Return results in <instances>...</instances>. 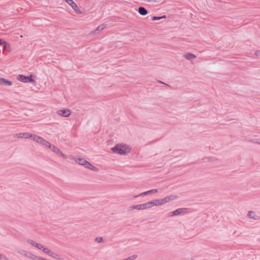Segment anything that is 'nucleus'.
Here are the masks:
<instances>
[{"label":"nucleus","mask_w":260,"mask_h":260,"mask_svg":"<svg viewBox=\"0 0 260 260\" xmlns=\"http://www.w3.org/2000/svg\"><path fill=\"white\" fill-rule=\"evenodd\" d=\"M113 153H118L120 155H124L129 152L128 147L124 144H118L111 148Z\"/></svg>","instance_id":"obj_1"},{"label":"nucleus","mask_w":260,"mask_h":260,"mask_svg":"<svg viewBox=\"0 0 260 260\" xmlns=\"http://www.w3.org/2000/svg\"><path fill=\"white\" fill-rule=\"evenodd\" d=\"M17 79L24 83H33L35 82L33 79L32 75L26 76L23 75H19L17 77Z\"/></svg>","instance_id":"obj_2"},{"label":"nucleus","mask_w":260,"mask_h":260,"mask_svg":"<svg viewBox=\"0 0 260 260\" xmlns=\"http://www.w3.org/2000/svg\"><path fill=\"white\" fill-rule=\"evenodd\" d=\"M72 9L77 13L81 14L82 12L79 9L77 4L73 0H64Z\"/></svg>","instance_id":"obj_3"},{"label":"nucleus","mask_w":260,"mask_h":260,"mask_svg":"<svg viewBox=\"0 0 260 260\" xmlns=\"http://www.w3.org/2000/svg\"><path fill=\"white\" fill-rule=\"evenodd\" d=\"M34 141L38 142V143L39 144H45V143L46 144H48V141H46L45 139H44V138L41 137H39L38 136H37V135H32V137L31 138Z\"/></svg>","instance_id":"obj_4"},{"label":"nucleus","mask_w":260,"mask_h":260,"mask_svg":"<svg viewBox=\"0 0 260 260\" xmlns=\"http://www.w3.org/2000/svg\"><path fill=\"white\" fill-rule=\"evenodd\" d=\"M31 137H32V134H31L29 133H23L16 134L14 136V138H20V139L31 138Z\"/></svg>","instance_id":"obj_5"},{"label":"nucleus","mask_w":260,"mask_h":260,"mask_svg":"<svg viewBox=\"0 0 260 260\" xmlns=\"http://www.w3.org/2000/svg\"><path fill=\"white\" fill-rule=\"evenodd\" d=\"M187 211V208H178L175 211L170 213L171 216H176Z\"/></svg>","instance_id":"obj_6"},{"label":"nucleus","mask_w":260,"mask_h":260,"mask_svg":"<svg viewBox=\"0 0 260 260\" xmlns=\"http://www.w3.org/2000/svg\"><path fill=\"white\" fill-rule=\"evenodd\" d=\"M177 198V196L171 195L170 196L166 197L164 199H160V200L161 203V204L163 205V204L167 203L171 201H173Z\"/></svg>","instance_id":"obj_7"},{"label":"nucleus","mask_w":260,"mask_h":260,"mask_svg":"<svg viewBox=\"0 0 260 260\" xmlns=\"http://www.w3.org/2000/svg\"><path fill=\"white\" fill-rule=\"evenodd\" d=\"M51 150L53 151L54 153L58 154L59 156L63 157V158H67V157L66 155H64L60 150L59 148L53 145L52 146Z\"/></svg>","instance_id":"obj_8"},{"label":"nucleus","mask_w":260,"mask_h":260,"mask_svg":"<svg viewBox=\"0 0 260 260\" xmlns=\"http://www.w3.org/2000/svg\"><path fill=\"white\" fill-rule=\"evenodd\" d=\"M57 113L61 116L67 117L71 115V112L69 109H63L58 111Z\"/></svg>","instance_id":"obj_9"},{"label":"nucleus","mask_w":260,"mask_h":260,"mask_svg":"<svg viewBox=\"0 0 260 260\" xmlns=\"http://www.w3.org/2000/svg\"><path fill=\"white\" fill-rule=\"evenodd\" d=\"M158 192V190L157 189H152V190H148V191H144L143 192H142L138 195H136L135 196H134V198H136L137 197H141V196H146V195H148V194H150V193H156Z\"/></svg>","instance_id":"obj_10"},{"label":"nucleus","mask_w":260,"mask_h":260,"mask_svg":"<svg viewBox=\"0 0 260 260\" xmlns=\"http://www.w3.org/2000/svg\"><path fill=\"white\" fill-rule=\"evenodd\" d=\"M247 216L249 218L253 220H258L260 218V217L256 215L255 213L252 211H250L247 214Z\"/></svg>","instance_id":"obj_11"},{"label":"nucleus","mask_w":260,"mask_h":260,"mask_svg":"<svg viewBox=\"0 0 260 260\" xmlns=\"http://www.w3.org/2000/svg\"><path fill=\"white\" fill-rule=\"evenodd\" d=\"M0 84L6 86H11L12 85V82L8 80L5 78H0Z\"/></svg>","instance_id":"obj_12"},{"label":"nucleus","mask_w":260,"mask_h":260,"mask_svg":"<svg viewBox=\"0 0 260 260\" xmlns=\"http://www.w3.org/2000/svg\"><path fill=\"white\" fill-rule=\"evenodd\" d=\"M27 243L32 245L33 246H34L35 247H37L38 249H41V248H42L41 244L37 243L31 239H27Z\"/></svg>","instance_id":"obj_13"},{"label":"nucleus","mask_w":260,"mask_h":260,"mask_svg":"<svg viewBox=\"0 0 260 260\" xmlns=\"http://www.w3.org/2000/svg\"><path fill=\"white\" fill-rule=\"evenodd\" d=\"M84 167L86 168L89 169L92 171H97L98 169L94 167L91 163H90L89 161H87L85 162V164H84Z\"/></svg>","instance_id":"obj_14"},{"label":"nucleus","mask_w":260,"mask_h":260,"mask_svg":"<svg viewBox=\"0 0 260 260\" xmlns=\"http://www.w3.org/2000/svg\"><path fill=\"white\" fill-rule=\"evenodd\" d=\"M74 160H75L79 165L84 166V164H85V162L86 161V160L84 158L80 157L79 156H78L77 157H74Z\"/></svg>","instance_id":"obj_15"},{"label":"nucleus","mask_w":260,"mask_h":260,"mask_svg":"<svg viewBox=\"0 0 260 260\" xmlns=\"http://www.w3.org/2000/svg\"><path fill=\"white\" fill-rule=\"evenodd\" d=\"M138 11L142 16H145L148 14L147 10L143 7H140L138 8Z\"/></svg>","instance_id":"obj_16"},{"label":"nucleus","mask_w":260,"mask_h":260,"mask_svg":"<svg viewBox=\"0 0 260 260\" xmlns=\"http://www.w3.org/2000/svg\"><path fill=\"white\" fill-rule=\"evenodd\" d=\"M134 209L139 210H142L141 205L138 204V205L131 206L129 207H128V208H127V210L129 211H132L134 210Z\"/></svg>","instance_id":"obj_17"},{"label":"nucleus","mask_w":260,"mask_h":260,"mask_svg":"<svg viewBox=\"0 0 260 260\" xmlns=\"http://www.w3.org/2000/svg\"><path fill=\"white\" fill-rule=\"evenodd\" d=\"M107 24L106 23H103L100 25L94 30V33H98L99 32L103 30L105 28L107 27Z\"/></svg>","instance_id":"obj_18"},{"label":"nucleus","mask_w":260,"mask_h":260,"mask_svg":"<svg viewBox=\"0 0 260 260\" xmlns=\"http://www.w3.org/2000/svg\"><path fill=\"white\" fill-rule=\"evenodd\" d=\"M184 57L187 60H191L196 58V56L191 53H187L184 55Z\"/></svg>","instance_id":"obj_19"},{"label":"nucleus","mask_w":260,"mask_h":260,"mask_svg":"<svg viewBox=\"0 0 260 260\" xmlns=\"http://www.w3.org/2000/svg\"><path fill=\"white\" fill-rule=\"evenodd\" d=\"M25 256L33 260H36V259L38 258V256L31 253V252L26 253L25 254Z\"/></svg>","instance_id":"obj_20"},{"label":"nucleus","mask_w":260,"mask_h":260,"mask_svg":"<svg viewBox=\"0 0 260 260\" xmlns=\"http://www.w3.org/2000/svg\"><path fill=\"white\" fill-rule=\"evenodd\" d=\"M4 51H7V52H10L11 51V45L8 43L6 42L3 46V52Z\"/></svg>","instance_id":"obj_21"},{"label":"nucleus","mask_w":260,"mask_h":260,"mask_svg":"<svg viewBox=\"0 0 260 260\" xmlns=\"http://www.w3.org/2000/svg\"><path fill=\"white\" fill-rule=\"evenodd\" d=\"M41 249H40V250H42L44 253L47 254L48 255H50V254L52 253V252L48 248H45L43 245H42Z\"/></svg>","instance_id":"obj_22"},{"label":"nucleus","mask_w":260,"mask_h":260,"mask_svg":"<svg viewBox=\"0 0 260 260\" xmlns=\"http://www.w3.org/2000/svg\"><path fill=\"white\" fill-rule=\"evenodd\" d=\"M152 201L153 206H159V205H162L160 199L155 200H153Z\"/></svg>","instance_id":"obj_23"},{"label":"nucleus","mask_w":260,"mask_h":260,"mask_svg":"<svg viewBox=\"0 0 260 260\" xmlns=\"http://www.w3.org/2000/svg\"><path fill=\"white\" fill-rule=\"evenodd\" d=\"M50 256H51L52 257L56 258V259H59V255L56 253L52 252L50 254Z\"/></svg>","instance_id":"obj_24"},{"label":"nucleus","mask_w":260,"mask_h":260,"mask_svg":"<svg viewBox=\"0 0 260 260\" xmlns=\"http://www.w3.org/2000/svg\"><path fill=\"white\" fill-rule=\"evenodd\" d=\"M146 203L147 205L148 208H150L152 207L153 206H154L152 201L148 202Z\"/></svg>","instance_id":"obj_25"},{"label":"nucleus","mask_w":260,"mask_h":260,"mask_svg":"<svg viewBox=\"0 0 260 260\" xmlns=\"http://www.w3.org/2000/svg\"><path fill=\"white\" fill-rule=\"evenodd\" d=\"M141 205L142 210H144V209H148L146 203H144V204H142Z\"/></svg>","instance_id":"obj_26"},{"label":"nucleus","mask_w":260,"mask_h":260,"mask_svg":"<svg viewBox=\"0 0 260 260\" xmlns=\"http://www.w3.org/2000/svg\"><path fill=\"white\" fill-rule=\"evenodd\" d=\"M48 144H46V143L44 144L43 145H46L47 147L49 148L50 149L52 148V146H53V145L51 144L50 142H48Z\"/></svg>","instance_id":"obj_27"},{"label":"nucleus","mask_w":260,"mask_h":260,"mask_svg":"<svg viewBox=\"0 0 260 260\" xmlns=\"http://www.w3.org/2000/svg\"><path fill=\"white\" fill-rule=\"evenodd\" d=\"M95 241L98 243H101L103 241V238L99 237L95 238Z\"/></svg>","instance_id":"obj_28"},{"label":"nucleus","mask_w":260,"mask_h":260,"mask_svg":"<svg viewBox=\"0 0 260 260\" xmlns=\"http://www.w3.org/2000/svg\"><path fill=\"white\" fill-rule=\"evenodd\" d=\"M0 260H9L5 256L0 254Z\"/></svg>","instance_id":"obj_29"},{"label":"nucleus","mask_w":260,"mask_h":260,"mask_svg":"<svg viewBox=\"0 0 260 260\" xmlns=\"http://www.w3.org/2000/svg\"><path fill=\"white\" fill-rule=\"evenodd\" d=\"M151 19L152 20H160V17H158V16H152L151 17Z\"/></svg>","instance_id":"obj_30"},{"label":"nucleus","mask_w":260,"mask_h":260,"mask_svg":"<svg viewBox=\"0 0 260 260\" xmlns=\"http://www.w3.org/2000/svg\"><path fill=\"white\" fill-rule=\"evenodd\" d=\"M7 42L3 39H0V45H4Z\"/></svg>","instance_id":"obj_31"},{"label":"nucleus","mask_w":260,"mask_h":260,"mask_svg":"<svg viewBox=\"0 0 260 260\" xmlns=\"http://www.w3.org/2000/svg\"><path fill=\"white\" fill-rule=\"evenodd\" d=\"M131 257V259L132 260H134L137 257V255H133L132 256H130Z\"/></svg>","instance_id":"obj_32"},{"label":"nucleus","mask_w":260,"mask_h":260,"mask_svg":"<svg viewBox=\"0 0 260 260\" xmlns=\"http://www.w3.org/2000/svg\"><path fill=\"white\" fill-rule=\"evenodd\" d=\"M255 54L257 56H260V51H255Z\"/></svg>","instance_id":"obj_33"},{"label":"nucleus","mask_w":260,"mask_h":260,"mask_svg":"<svg viewBox=\"0 0 260 260\" xmlns=\"http://www.w3.org/2000/svg\"><path fill=\"white\" fill-rule=\"evenodd\" d=\"M36 260H47V259H46L43 257L38 256V258L36 259Z\"/></svg>","instance_id":"obj_34"},{"label":"nucleus","mask_w":260,"mask_h":260,"mask_svg":"<svg viewBox=\"0 0 260 260\" xmlns=\"http://www.w3.org/2000/svg\"><path fill=\"white\" fill-rule=\"evenodd\" d=\"M158 82L161 83V84H164V85H165L166 86H169V85L168 84H166V83H164L163 82H162L161 81H158Z\"/></svg>","instance_id":"obj_35"},{"label":"nucleus","mask_w":260,"mask_h":260,"mask_svg":"<svg viewBox=\"0 0 260 260\" xmlns=\"http://www.w3.org/2000/svg\"><path fill=\"white\" fill-rule=\"evenodd\" d=\"M254 142L257 143V144H259L260 140H258V139L255 140H254Z\"/></svg>","instance_id":"obj_36"},{"label":"nucleus","mask_w":260,"mask_h":260,"mask_svg":"<svg viewBox=\"0 0 260 260\" xmlns=\"http://www.w3.org/2000/svg\"><path fill=\"white\" fill-rule=\"evenodd\" d=\"M166 16L165 15H163L160 17V19H161L162 18H166Z\"/></svg>","instance_id":"obj_37"},{"label":"nucleus","mask_w":260,"mask_h":260,"mask_svg":"<svg viewBox=\"0 0 260 260\" xmlns=\"http://www.w3.org/2000/svg\"><path fill=\"white\" fill-rule=\"evenodd\" d=\"M126 260H132V259H131V257L130 256H129V257H127V258H126Z\"/></svg>","instance_id":"obj_38"},{"label":"nucleus","mask_w":260,"mask_h":260,"mask_svg":"<svg viewBox=\"0 0 260 260\" xmlns=\"http://www.w3.org/2000/svg\"><path fill=\"white\" fill-rule=\"evenodd\" d=\"M259 144H260V142H259Z\"/></svg>","instance_id":"obj_39"}]
</instances>
